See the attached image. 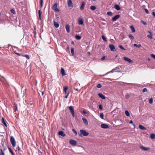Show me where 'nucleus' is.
Here are the masks:
<instances>
[{"instance_id":"1","label":"nucleus","mask_w":155,"mask_h":155,"mask_svg":"<svg viewBox=\"0 0 155 155\" xmlns=\"http://www.w3.org/2000/svg\"><path fill=\"white\" fill-rule=\"evenodd\" d=\"M80 132L81 134L79 135V136L80 137H82L81 135L85 136H86L89 135V133L86 130H80Z\"/></svg>"},{"instance_id":"2","label":"nucleus","mask_w":155,"mask_h":155,"mask_svg":"<svg viewBox=\"0 0 155 155\" xmlns=\"http://www.w3.org/2000/svg\"><path fill=\"white\" fill-rule=\"evenodd\" d=\"M2 146L0 149V155H5L4 151L5 150V147L4 146V142L1 143Z\"/></svg>"},{"instance_id":"3","label":"nucleus","mask_w":155,"mask_h":155,"mask_svg":"<svg viewBox=\"0 0 155 155\" xmlns=\"http://www.w3.org/2000/svg\"><path fill=\"white\" fill-rule=\"evenodd\" d=\"M10 141L12 146L15 147L16 145V141L13 136H11L10 137Z\"/></svg>"},{"instance_id":"4","label":"nucleus","mask_w":155,"mask_h":155,"mask_svg":"<svg viewBox=\"0 0 155 155\" xmlns=\"http://www.w3.org/2000/svg\"><path fill=\"white\" fill-rule=\"evenodd\" d=\"M57 3H55L52 7V9L54 10V11L55 12H59L60 11L59 9L57 8Z\"/></svg>"},{"instance_id":"5","label":"nucleus","mask_w":155,"mask_h":155,"mask_svg":"<svg viewBox=\"0 0 155 155\" xmlns=\"http://www.w3.org/2000/svg\"><path fill=\"white\" fill-rule=\"evenodd\" d=\"M69 109L70 110L71 113L73 117L74 116V108L72 106H70L68 107Z\"/></svg>"},{"instance_id":"6","label":"nucleus","mask_w":155,"mask_h":155,"mask_svg":"<svg viewBox=\"0 0 155 155\" xmlns=\"http://www.w3.org/2000/svg\"><path fill=\"white\" fill-rule=\"evenodd\" d=\"M109 46L111 51H116V49L115 48V47L113 45L110 44L109 45Z\"/></svg>"},{"instance_id":"7","label":"nucleus","mask_w":155,"mask_h":155,"mask_svg":"<svg viewBox=\"0 0 155 155\" xmlns=\"http://www.w3.org/2000/svg\"><path fill=\"white\" fill-rule=\"evenodd\" d=\"M70 144L73 146L75 145L77 143L76 141L73 140H70L69 141Z\"/></svg>"},{"instance_id":"8","label":"nucleus","mask_w":155,"mask_h":155,"mask_svg":"<svg viewBox=\"0 0 155 155\" xmlns=\"http://www.w3.org/2000/svg\"><path fill=\"white\" fill-rule=\"evenodd\" d=\"M120 16V15H117L112 18V20L113 21H116L118 19Z\"/></svg>"},{"instance_id":"9","label":"nucleus","mask_w":155,"mask_h":155,"mask_svg":"<svg viewBox=\"0 0 155 155\" xmlns=\"http://www.w3.org/2000/svg\"><path fill=\"white\" fill-rule=\"evenodd\" d=\"M101 127L102 128L104 129H107L109 127L108 125L104 124H101Z\"/></svg>"},{"instance_id":"10","label":"nucleus","mask_w":155,"mask_h":155,"mask_svg":"<svg viewBox=\"0 0 155 155\" xmlns=\"http://www.w3.org/2000/svg\"><path fill=\"white\" fill-rule=\"evenodd\" d=\"M123 58L125 61H128L129 63H132V61L128 58L124 57Z\"/></svg>"},{"instance_id":"11","label":"nucleus","mask_w":155,"mask_h":155,"mask_svg":"<svg viewBox=\"0 0 155 155\" xmlns=\"http://www.w3.org/2000/svg\"><path fill=\"white\" fill-rule=\"evenodd\" d=\"M114 72H122V71L118 67H116L114 68Z\"/></svg>"},{"instance_id":"12","label":"nucleus","mask_w":155,"mask_h":155,"mask_svg":"<svg viewBox=\"0 0 155 155\" xmlns=\"http://www.w3.org/2000/svg\"><path fill=\"white\" fill-rule=\"evenodd\" d=\"M58 134L61 136L62 137H64L66 136L65 134L64 133V132L62 131H59L58 132Z\"/></svg>"},{"instance_id":"13","label":"nucleus","mask_w":155,"mask_h":155,"mask_svg":"<svg viewBox=\"0 0 155 155\" xmlns=\"http://www.w3.org/2000/svg\"><path fill=\"white\" fill-rule=\"evenodd\" d=\"M98 95L102 99L104 100L105 99V96L101 93L98 94Z\"/></svg>"},{"instance_id":"14","label":"nucleus","mask_w":155,"mask_h":155,"mask_svg":"<svg viewBox=\"0 0 155 155\" xmlns=\"http://www.w3.org/2000/svg\"><path fill=\"white\" fill-rule=\"evenodd\" d=\"M68 7L72 6L73 3L71 0H68Z\"/></svg>"},{"instance_id":"15","label":"nucleus","mask_w":155,"mask_h":155,"mask_svg":"<svg viewBox=\"0 0 155 155\" xmlns=\"http://www.w3.org/2000/svg\"><path fill=\"white\" fill-rule=\"evenodd\" d=\"M82 120L84 122V123L86 125H88V122L87 120L84 117H83L82 118Z\"/></svg>"},{"instance_id":"16","label":"nucleus","mask_w":155,"mask_h":155,"mask_svg":"<svg viewBox=\"0 0 155 155\" xmlns=\"http://www.w3.org/2000/svg\"><path fill=\"white\" fill-rule=\"evenodd\" d=\"M140 148L144 150H149L150 148L149 147H144L143 146H140Z\"/></svg>"},{"instance_id":"17","label":"nucleus","mask_w":155,"mask_h":155,"mask_svg":"<svg viewBox=\"0 0 155 155\" xmlns=\"http://www.w3.org/2000/svg\"><path fill=\"white\" fill-rule=\"evenodd\" d=\"M84 23L83 20L82 18H79L78 19V24L81 25H82Z\"/></svg>"},{"instance_id":"18","label":"nucleus","mask_w":155,"mask_h":155,"mask_svg":"<svg viewBox=\"0 0 155 155\" xmlns=\"http://www.w3.org/2000/svg\"><path fill=\"white\" fill-rule=\"evenodd\" d=\"M54 26L56 28H58L59 27V23L55 21V20L54 21Z\"/></svg>"},{"instance_id":"19","label":"nucleus","mask_w":155,"mask_h":155,"mask_svg":"<svg viewBox=\"0 0 155 155\" xmlns=\"http://www.w3.org/2000/svg\"><path fill=\"white\" fill-rule=\"evenodd\" d=\"M65 28L67 32L68 33H69L70 31V27L67 24L65 26Z\"/></svg>"},{"instance_id":"20","label":"nucleus","mask_w":155,"mask_h":155,"mask_svg":"<svg viewBox=\"0 0 155 155\" xmlns=\"http://www.w3.org/2000/svg\"><path fill=\"white\" fill-rule=\"evenodd\" d=\"M85 3L84 2H83L81 4V5L80 7L81 10H83L84 8V6L85 5Z\"/></svg>"},{"instance_id":"21","label":"nucleus","mask_w":155,"mask_h":155,"mask_svg":"<svg viewBox=\"0 0 155 155\" xmlns=\"http://www.w3.org/2000/svg\"><path fill=\"white\" fill-rule=\"evenodd\" d=\"M114 7L117 10H119L120 9V8L119 5H115L114 6Z\"/></svg>"},{"instance_id":"22","label":"nucleus","mask_w":155,"mask_h":155,"mask_svg":"<svg viewBox=\"0 0 155 155\" xmlns=\"http://www.w3.org/2000/svg\"><path fill=\"white\" fill-rule=\"evenodd\" d=\"M148 32L150 34V35H147V37L151 39H153V38H152V36H151V35L152 34V33H151V32L150 31H148Z\"/></svg>"},{"instance_id":"23","label":"nucleus","mask_w":155,"mask_h":155,"mask_svg":"<svg viewBox=\"0 0 155 155\" xmlns=\"http://www.w3.org/2000/svg\"><path fill=\"white\" fill-rule=\"evenodd\" d=\"M2 123L6 127H7V125L5 122V120L3 117L2 118Z\"/></svg>"},{"instance_id":"24","label":"nucleus","mask_w":155,"mask_h":155,"mask_svg":"<svg viewBox=\"0 0 155 155\" xmlns=\"http://www.w3.org/2000/svg\"><path fill=\"white\" fill-rule=\"evenodd\" d=\"M139 127L140 129H141V130H145L146 129V128H145L144 126H142L141 125H139Z\"/></svg>"},{"instance_id":"25","label":"nucleus","mask_w":155,"mask_h":155,"mask_svg":"<svg viewBox=\"0 0 155 155\" xmlns=\"http://www.w3.org/2000/svg\"><path fill=\"white\" fill-rule=\"evenodd\" d=\"M68 89V87H64V90L65 94H67V90Z\"/></svg>"},{"instance_id":"26","label":"nucleus","mask_w":155,"mask_h":155,"mask_svg":"<svg viewBox=\"0 0 155 155\" xmlns=\"http://www.w3.org/2000/svg\"><path fill=\"white\" fill-rule=\"evenodd\" d=\"M61 73L63 76H64L65 74V71L63 68H62L61 69Z\"/></svg>"},{"instance_id":"27","label":"nucleus","mask_w":155,"mask_h":155,"mask_svg":"<svg viewBox=\"0 0 155 155\" xmlns=\"http://www.w3.org/2000/svg\"><path fill=\"white\" fill-rule=\"evenodd\" d=\"M75 38L76 39L78 40H80L81 38V36L78 35H75Z\"/></svg>"},{"instance_id":"28","label":"nucleus","mask_w":155,"mask_h":155,"mask_svg":"<svg viewBox=\"0 0 155 155\" xmlns=\"http://www.w3.org/2000/svg\"><path fill=\"white\" fill-rule=\"evenodd\" d=\"M71 52L72 54V55L73 56H74V48H71Z\"/></svg>"},{"instance_id":"29","label":"nucleus","mask_w":155,"mask_h":155,"mask_svg":"<svg viewBox=\"0 0 155 155\" xmlns=\"http://www.w3.org/2000/svg\"><path fill=\"white\" fill-rule=\"evenodd\" d=\"M130 27L133 32H135V29L134 28V27L133 26H130Z\"/></svg>"},{"instance_id":"30","label":"nucleus","mask_w":155,"mask_h":155,"mask_svg":"<svg viewBox=\"0 0 155 155\" xmlns=\"http://www.w3.org/2000/svg\"><path fill=\"white\" fill-rule=\"evenodd\" d=\"M90 8L92 11H94L95 10L96 8V7L95 6H91L90 7Z\"/></svg>"},{"instance_id":"31","label":"nucleus","mask_w":155,"mask_h":155,"mask_svg":"<svg viewBox=\"0 0 155 155\" xmlns=\"http://www.w3.org/2000/svg\"><path fill=\"white\" fill-rule=\"evenodd\" d=\"M134 47H137L138 48H140V47L141 46V45L140 44L137 45L136 44H134Z\"/></svg>"},{"instance_id":"32","label":"nucleus","mask_w":155,"mask_h":155,"mask_svg":"<svg viewBox=\"0 0 155 155\" xmlns=\"http://www.w3.org/2000/svg\"><path fill=\"white\" fill-rule=\"evenodd\" d=\"M38 15L39 16V18L40 20L41 19V12L40 10H38Z\"/></svg>"},{"instance_id":"33","label":"nucleus","mask_w":155,"mask_h":155,"mask_svg":"<svg viewBox=\"0 0 155 155\" xmlns=\"http://www.w3.org/2000/svg\"><path fill=\"white\" fill-rule=\"evenodd\" d=\"M150 138L152 139H155V134H151L150 135Z\"/></svg>"},{"instance_id":"34","label":"nucleus","mask_w":155,"mask_h":155,"mask_svg":"<svg viewBox=\"0 0 155 155\" xmlns=\"http://www.w3.org/2000/svg\"><path fill=\"white\" fill-rule=\"evenodd\" d=\"M129 38L131 40H133L134 38V36L132 35H131V34H129Z\"/></svg>"},{"instance_id":"35","label":"nucleus","mask_w":155,"mask_h":155,"mask_svg":"<svg viewBox=\"0 0 155 155\" xmlns=\"http://www.w3.org/2000/svg\"><path fill=\"white\" fill-rule=\"evenodd\" d=\"M125 114L127 116H129L130 115L129 113L128 112V111L127 110H126L125 111Z\"/></svg>"},{"instance_id":"36","label":"nucleus","mask_w":155,"mask_h":155,"mask_svg":"<svg viewBox=\"0 0 155 155\" xmlns=\"http://www.w3.org/2000/svg\"><path fill=\"white\" fill-rule=\"evenodd\" d=\"M100 117L102 119H104V114L103 113H101L100 114Z\"/></svg>"},{"instance_id":"37","label":"nucleus","mask_w":155,"mask_h":155,"mask_svg":"<svg viewBox=\"0 0 155 155\" xmlns=\"http://www.w3.org/2000/svg\"><path fill=\"white\" fill-rule=\"evenodd\" d=\"M107 14L108 16H111L113 15V13L111 12H107Z\"/></svg>"},{"instance_id":"38","label":"nucleus","mask_w":155,"mask_h":155,"mask_svg":"<svg viewBox=\"0 0 155 155\" xmlns=\"http://www.w3.org/2000/svg\"><path fill=\"white\" fill-rule=\"evenodd\" d=\"M8 150L10 151V152L11 153L12 155H14V153L12 151L10 147H8Z\"/></svg>"},{"instance_id":"39","label":"nucleus","mask_w":155,"mask_h":155,"mask_svg":"<svg viewBox=\"0 0 155 155\" xmlns=\"http://www.w3.org/2000/svg\"><path fill=\"white\" fill-rule=\"evenodd\" d=\"M153 102V99L152 98H150L149 100V103L150 104H152Z\"/></svg>"},{"instance_id":"40","label":"nucleus","mask_w":155,"mask_h":155,"mask_svg":"<svg viewBox=\"0 0 155 155\" xmlns=\"http://www.w3.org/2000/svg\"><path fill=\"white\" fill-rule=\"evenodd\" d=\"M102 38L103 40L105 41H107V39L104 35H102Z\"/></svg>"},{"instance_id":"41","label":"nucleus","mask_w":155,"mask_h":155,"mask_svg":"<svg viewBox=\"0 0 155 155\" xmlns=\"http://www.w3.org/2000/svg\"><path fill=\"white\" fill-rule=\"evenodd\" d=\"M119 47L121 49L123 50H126V49H125L121 45H119Z\"/></svg>"},{"instance_id":"42","label":"nucleus","mask_w":155,"mask_h":155,"mask_svg":"<svg viewBox=\"0 0 155 155\" xmlns=\"http://www.w3.org/2000/svg\"><path fill=\"white\" fill-rule=\"evenodd\" d=\"M130 124H132V125L134 126V128H135V125L133 123V121L132 120H131L129 122Z\"/></svg>"},{"instance_id":"43","label":"nucleus","mask_w":155,"mask_h":155,"mask_svg":"<svg viewBox=\"0 0 155 155\" xmlns=\"http://www.w3.org/2000/svg\"><path fill=\"white\" fill-rule=\"evenodd\" d=\"M11 12L13 14H15V11L13 9H11Z\"/></svg>"},{"instance_id":"44","label":"nucleus","mask_w":155,"mask_h":155,"mask_svg":"<svg viewBox=\"0 0 155 155\" xmlns=\"http://www.w3.org/2000/svg\"><path fill=\"white\" fill-rule=\"evenodd\" d=\"M114 72V68L112 70H111L110 71L107 72V74L109 73H113Z\"/></svg>"},{"instance_id":"45","label":"nucleus","mask_w":155,"mask_h":155,"mask_svg":"<svg viewBox=\"0 0 155 155\" xmlns=\"http://www.w3.org/2000/svg\"><path fill=\"white\" fill-rule=\"evenodd\" d=\"M147 89L146 88H144L142 90V91L143 92H147Z\"/></svg>"},{"instance_id":"46","label":"nucleus","mask_w":155,"mask_h":155,"mask_svg":"<svg viewBox=\"0 0 155 155\" xmlns=\"http://www.w3.org/2000/svg\"><path fill=\"white\" fill-rule=\"evenodd\" d=\"M102 87V85L101 84H98L97 85V87L98 88H100Z\"/></svg>"},{"instance_id":"47","label":"nucleus","mask_w":155,"mask_h":155,"mask_svg":"<svg viewBox=\"0 0 155 155\" xmlns=\"http://www.w3.org/2000/svg\"><path fill=\"white\" fill-rule=\"evenodd\" d=\"M130 97V95L127 94L126 95L125 97L126 99H128Z\"/></svg>"},{"instance_id":"48","label":"nucleus","mask_w":155,"mask_h":155,"mask_svg":"<svg viewBox=\"0 0 155 155\" xmlns=\"http://www.w3.org/2000/svg\"><path fill=\"white\" fill-rule=\"evenodd\" d=\"M17 148L19 152L22 151V150L21 149V148H20L19 146H18Z\"/></svg>"},{"instance_id":"49","label":"nucleus","mask_w":155,"mask_h":155,"mask_svg":"<svg viewBox=\"0 0 155 155\" xmlns=\"http://www.w3.org/2000/svg\"><path fill=\"white\" fill-rule=\"evenodd\" d=\"M72 131L76 135L77 134V132L76 131L74 130V129H73Z\"/></svg>"},{"instance_id":"50","label":"nucleus","mask_w":155,"mask_h":155,"mask_svg":"<svg viewBox=\"0 0 155 155\" xmlns=\"http://www.w3.org/2000/svg\"><path fill=\"white\" fill-rule=\"evenodd\" d=\"M25 56L26 57L27 59H29V57L28 55L27 54H25Z\"/></svg>"},{"instance_id":"51","label":"nucleus","mask_w":155,"mask_h":155,"mask_svg":"<svg viewBox=\"0 0 155 155\" xmlns=\"http://www.w3.org/2000/svg\"><path fill=\"white\" fill-rule=\"evenodd\" d=\"M99 108L100 110H102L103 109L102 106L101 104H100L99 106Z\"/></svg>"},{"instance_id":"52","label":"nucleus","mask_w":155,"mask_h":155,"mask_svg":"<svg viewBox=\"0 0 155 155\" xmlns=\"http://www.w3.org/2000/svg\"><path fill=\"white\" fill-rule=\"evenodd\" d=\"M40 5L41 7L43 6V0L40 1Z\"/></svg>"},{"instance_id":"53","label":"nucleus","mask_w":155,"mask_h":155,"mask_svg":"<svg viewBox=\"0 0 155 155\" xmlns=\"http://www.w3.org/2000/svg\"><path fill=\"white\" fill-rule=\"evenodd\" d=\"M144 10L145 11V12L147 13L148 14L149 13V12L148 10L146 8L144 9Z\"/></svg>"},{"instance_id":"54","label":"nucleus","mask_w":155,"mask_h":155,"mask_svg":"<svg viewBox=\"0 0 155 155\" xmlns=\"http://www.w3.org/2000/svg\"><path fill=\"white\" fill-rule=\"evenodd\" d=\"M151 56L153 58L155 59V55L154 54H151Z\"/></svg>"},{"instance_id":"55","label":"nucleus","mask_w":155,"mask_h":155,"mask_svg":"<svg viewBox=\"0 0 155 155\" xmlns=\"http://www.w3.org/2000/svg\"><path fill=\"white\" fill-rule=\"evenodd\" d=\"M69 94V92H68L67 95L65 96L64 98H68V95Z\"/></svg>"},{"instance_id":"56","label":"nucleus","mask_w":155,"mask_h":155,"mask_svg":"<svg viewBox=\"0 0 155 155\" xmlns=\"http://www.w3.org/2000/svg\"><path fill=\"white\" fill-rule=\"evenodd\" d=\"M141 22L145 25H146L147 24L146 22H144L143 21H142Z\"/></svg>"},{"instance_id":"57","label":"nucleus","mask_w":155,"mask_h":155,"mask_svg":"<svg viewBox=\"0 0 155 155\" xmlns=\"http://www.w3.org/2000/svg\"><path fill=\"white\" fill-rule=\"evenodd\" d=\"M105 56H104L101 58V60H103L105 59Z\"/></svg>"},{"instance_id":"58","label":"nucleus","mask_w":155,"mask_h":155,"mask_svg":"<svg viewBox=\"0 0 155 155\" xmlns=\"http://www.w3.org/2000/svg\"><path fill=\"white\" fill-rule=\"evenodd\" d=\"M87 56H89L90 55V52H88L87 53Z\"/></svg>"},{"instance_id":"59","label":"nucleus","mask_w":155,"mask_h":155,"mask_svg":"<svg viewBox=\"0 0 155 155\" xmlns=\"http://www.w3.org/2000/svg\"><path fill=\"white\" fill-rule=\"evenodd\" d=\"M153 15L155 17V13L154 12H152Z\"/></svg>"},{"instance_id":"60","label":"nucleus","mask_w":155,"mask_h":155,"mask_svg":"<svg viewBox=\"0 0 155 155\" xmlns=\"http://www.w3.org/2000/svg\"><path fill=\"white\" fill-rule=\"evenodd\" d=\"M74 89L75 90H76V91H78V88H74Z\"/></svg>"},{"instance_id":"61","label":"nucleus","mask_w":155,"mask_h":155,"mask_svg":"<svg viewBox=\"0 0 155 155\" xmlns=\"http://www.w3.org/2000/svg\"><path fill=\"white\" fill-rule=\"evenodd\" d=\"M83 112L84 114H86L87 113L85 111H83Z\"/></svg>"},{"instance_id":"62","label":"nucleus","mask_w":155,"mask_h":155,"mask_svg":"<svg viewBox=\"0 0 155 155\" xmlns=\"http://www.w3.org/2000/svg\"><path fill=\"white\" fill-rule=\"evenodd\" d=\"M71 43L72 45H74V42L73 41H72Z\"/></svg>"},{"instance_id":"63","label":"nucleus","mask_w":155,"mask_h":155,"mask_svg":"<svg viewBox=\"0 0 155 155\" xmlns=\"http://www.w3.org/2000/svg\"><path fill=\"white\" fill-rule=\"evenodd\" d=\"M44 91H42V95H43V94H44Z\"/></svg>"},{"instance_id":"64","label":"nucleus","mask_w":155,"mask_h":155,"mask_svg":"<svg viewBox=\"0 0 155 155\" xmlns=\"http://www.w3.org/2000/svg\"><path fill=\"white\" fill-rule=\"evenodd\" d=\"M67 48L68 50H69V49H70V48L69 46H68L67 47Z\"/></svg>"}]
</instances>
